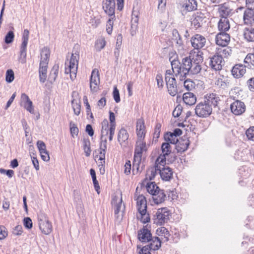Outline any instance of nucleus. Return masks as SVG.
Returning <instances> with one entry per match:
<instances>
[{
    "mask_svg": "<svg viewBox=\"0 0 254 254\" xmlns=\"http://www.w3.org/2000/svg\"><path fill=\"white\" fill-rule=\"evenodd\" d=\"M170 216V212L167 207L159 208L154 215V223L162 225L168 222Z\"/></svg>",
    "mask_w": 254,
    "mask_h": 254,
    "instance_id": "20e7f679",
    "label": "nucleus"
},
{
    "mask_svg": "<svg viewBox=\"0 0 254 254\" xmlns=\"http://www.w3.org/2000/svg\"><path fill=\"white\" fill-rule=\"evenodd\" d=\"M141 159L137 158H133V162L132 165V173L133 175L136 174L139 172H141L139 170V164L141 162Z\"/></svg>",
    "mask_w": 254,
    "mask_h": 254,
    "instance_id": "de8ad7c7",
    "label": "nucleus"
},
{
    "mask_svg": "<svg viewBox=\"0 0 254 254\" xmlns=\"http://www.w3.org/2000/svg\"><path fill=\"white\" fill-rule=\"evenodd\" d=\"M246 65L242 64H235L231 70L232 75L235 78H239L242 77L246 73Z\"/></svg>",
    "mask_w": 254,
    "mask_h": 254,
    "instance_id": "412c9836",
    "label": "nucleus"
},
{
    "mask_svg": "<svg viewBox=\"0 0 254 254\" xmlns=\"http://www.w3.org/2000/svg\"><path fill=\"white\" fill-rule=\"evenodd\" d=\"M100 78L98 70L94 69L91 73L90 76V87L91 91L96 92L97 91V86L99 84Z\"/></svg>",
    "mask_w": 254,
    "mask_h": 254,
    "instance_id": "a211bd4d",
    "label": "nucleus"
},
{
    "mask_svg": "<svg viewBox=\"0 0 254 254\" xmlns=\"http://www.w3.org/2000/svg\"><path fill=\"white\" fill-rule=\"evenodd\" d=\"M59 66L58 64H55L53 66L49 75V79L51 82L56 80L59 72Z\"/></svg>",
    "mask_w": 254,
    "mask_h": 254,
    "instance_id": "37998d69",
    "label": "nucleus"
},
{
    "mask_svg": "<svg viewBox=\"0 0 254 254\" xmlns=\"http://www.w3.org/2000/svg\"><path fill=\"white\" fill-rule=\"evenodd\" d=\"M148 242L149 244L145 246H148L147 248L150 251L158 250L161 246V241L157 237H152Z\"/></svg>",
    "mask_w": 254,
    "mask_h": 254,
    "instance_id": "b1692460",
    "label": "nucleus"
},
{
    "mask_svg": "<svg viewBox=\"0 0 254 254\" xmlns=\"http://www.w3.org/2000/svg\"><path fill=\"white\" fill-rule=\"evenodd\" d=\"M72 106L74 114L79 115L80 112V105L79 103L74 102V100L72 101Z\"/></svg>",
    "mask_w": 254,
    "mask_h": 254,
    "instance_id": "bf43d9fd",
    "label": "nucleus"
},
{
    "mask_svg": "<svg viewBox=\"0 0 254 254\" xmlns=\"http://www.w3.org/2000/svg\"><path fill=\"white\" fill-rule=\"evenodd\" d=\"M115 0H103V9L109 16L115 17Z\"/></svg>",
    "mask_w": 254,
    "mask_h": 254,
    "instance_id": "9b49d317",
    "label": "nucleus"
},
{
    "mask_svg": "<svg viewBox=\"0 0 254 254\" xmlns=\"http://www.w3.org/2000/svg\"><path fill=\"white\" fill-rule=\"evenodd\" d=\"M215 84L219 88L225 89L229 85V82L227 79L218 78L215 81Z\"/></svg>",
    "mask_w": 254,
    "mask_h": 254,
    "instance_id": "09e8293b",
    "label": "nucleus"
},
{
    "mask_svg": "<svg viewBox=\"0 0 254 254\" xmlns=\"http://www.w3.org/2000/svg\"><path fill=\"white\" fill-rule=\"evenodd\" d=\"M243 20L246 25L254 26V9H246L243 15Z\"/></svg>",
    "mask_w": 254,
    "mask_h": 254,
    "instance_id": "4be33fe9",
    "label": "nucleus"
},
{
    "mask_svg": "<svg viewBox=\"0 0 254 254\" xmlns=\"http://www.w3.org/2000/svg\"><path fill=\"white\" fill-rule=\"evenodd\" d=\"M83 149L86 157L90 155L91 150L90 148V141L88 138L83 140Z\"/></svg>",
    "mask_w": 254,
    "mask_h": 254,
    "instance_id": "79ce46f5",
    "label": "nucleus"
},
{
    "mask_svg": "<svg viewBox=\"0 0 254 254\" xmlns=\"http://www.w3.org/2000/svg\"><path fill=\"white\" fill-rule=\"evenodd\" d=\"M70 133L72 137H74V135H77L78 133V128L76 127V125L72 122H70L69 123Z\"/></svg>",
    "mask_w": 254,
    "mask_h": 254,
    "instance_id": "864d4df0",
    "label": "nucleus"
},
{
    "mask_svg": "<svg viewBox=\"0 0 254 254\" xmlns=\"http://www.w3.org/2000/svg\"><path fill=\"white\" fill-rule=\"evenodd\" d=\"M79 59V52L76 51L71 56L68 66L65 68V73L69 74L72 80H73L76 77Z\"/></svg>",
    "mask_w": 254,
    "mask_h": 254,
    "instance_id": "f03ea898",
    "label": "nucleus"
},
{
    "mask_svg": "<svg viewBox=\"0 0 254 254\" xmlns=\"http://www.w3.org/2000/svg\"><path fill=\"white\" fill-rule=\"evenodd\" d=\"M138 236L139 240L142 242H148L150 240L152 235L148 229L143 227L138 231Z\"/></svg>",
    "mask_w": 254,
    "mask_h": 254,
    "instance_id": "5701e85b",
    "label": "nucleus"
},
{
    "mask_svg": "<svg viewBox=\"0 0 254 254\" xmlns=\"http://www.w3.org/2000/svg\"><path fill=\"white\" fill-rule=\"evenodd\" d=\"M245 39L248 42H254V26L245 28L244 31Z\"/></svg>",
    "mask_w": 254,
    "mask_h": 254,
    "instance_id": "473e14b6",
    "label": "nucleus"
},
{
    "mask_svg": "<svg viewBox=\"0 0 254 254\" xmlns=\"http://www.w3.org/2000/svg\"><path fill=\"white\" fill-rule=\"evenodd\" d=\"M183 7L187 11H192L197 9V3L196 0H186Z\"/></svg>",
    "mask_w": 254,
    "mask_h": 254,
    "instance_id": "c756f323",
    "label": "nucleus"
},
{
    "mask_svg": "<svg viewBox=\"0 0 254 254\" xmlns=\"http://www.w3.org/2000/svg\"><path fill=\"white\" fill-rule=\"evenodd\" d=\"M219 97L214 93L207 94L204 102L198 103L195 108V113L199 117L206 118L212 113L213 108L217 106Z\"/></svg>",
    "mask_w": 254,
    "mask_h": 254,
    "instance_id": "f257e3e1",
    "label": "nucleus"
},
{
    "mask_svg": "<svg viewBox=\"0 0 254 254\" xmlns=\"http://www.w3.org/2000/svg\"><path fill=\"white\" fill-rule=\"evenodd\" d=\"M14 38V34L13 31H9L6 34L4 38V42L6 44H8L11 43Z\"/></svg>",
    "mask_w": 254,
    "mask_h": 254,
    "instance_id": "603ef678",
    "label": "nucleus"
},
{
    "mask_svg": "<svg viewBox=\"0 0 254 254\" xmlns=\"http://www.w3.org/2000/svg\"><path fill=\"white\" fill-rule=\"evenodd\" d=\"M146 210L144 213L141 211H138L141 216L140 219L143 223H147L150 221L149 214L146 213Z\"/></svg>",
    "mask_w": 254,
    "mask_h": 254,
    "instance_id": "4d7b16f0",
    "label": "nucleus"
},
{
    "mask_svg": "<svg viewBox=\"0 0 254 254\" xmlns=\"http://www.w3.org/2000/svg\"><path fill=\"white\" fill-rule=\"evenodd\" d=\"M184 87L189 91L192 90L194 88V83L190 79L184 80Z\"/></svg>",
    "mask_w": 254,
    "mask_h": 254,
    "instance_id": "5fc2aeb1",
    "label": "nucleus"
},
{
    "mask_svg": "<svg viewBox=\"0 0 254 254\" xmlns=\"http://www.w3.org/2000/svg\"><path fill=\"white\" fill-rule=\"evenodd\" d=\"M172 69L177 78H179L180 80V75L181 74V62L178 60H174L171 62Z\"/></svg>",
    "mask_w": 254,
    "mask_h": 254,
    "instance_id": "cd10ccee",
    "label": "nucleus"
},
{
    "mask_svg": "<svg viewBox=\"0 0 254 254\" xmlns=\"http://www.w3.org/2000/svg\"><path fill=\"white\" fill-rule=\"evenodd\" d=\"M209 65L212 69L216 71L221 70L224 64L223 58L219 55H215L209 58Z\"/></svg>",
    "mask_w": 254,
    "mask_h": 254,
    "instance_id": "6e6552de",
    "label": "nucleus"
},
{
    "mask_svg": "<svg viewBox=\"0 0 254 254\" xmlns=\"http://www.w3.org/2000/svg\"><path fill=\"white\" fill-rule=\"evenodd\" d=\"M38 222L39 228L43 234L49 235L52 232V224L45 214L40 213L38 214Z\"/></svg>",
    "mask_w": 254,
    "mask_h": 254,
    "instance_id": "7ed1b4c3",
    "label": "nucleus"
},
{
    "mask_svg": "<svg viewBox=\"0 0 254 254\" xmlns=\"http://www.w3.org/2000/svg\"><path fill=\"white\" fill-rule=\"evenodd\" d=\"M136 129L138 130H145V127L144 126V122L142 118H140L137 120L136 121Z\"/></svg>",
    "mask_w": 254,
    "mask_h": 254,
    "instance_id": "052dcab7",
    "label": "nucleus"
},
{
    "mask_svg": "<svg viewBox=\"0 0 254 254\" xmlns=\"http://www.w3.org/2000/svg\"><path fill=\"white\" fill-rule=\"evenodd\" d=\"M23 224L25 227L28 229H31L33 226L32 220L30 217H26L24 218Z\"/></svg>",
    "mask_w": 254,
    "mask_h": 254,
    "instance_id": "680f3d73",
    "label": "nucleus"
},
{
    "mask_svg": "<svg viewBox=\"0 0 254 254\" xmlns=\"http://www.w3.org/2000/svg\"><path fill=\"white\" fill-rule=\"evenodd\" d=\"M190 144L189 140L188 139L179 140L176 144V149L178 152H183L188 148Z\"/></svg>",
    "mask_w": 254,
    "mask_h": 254,
    "instance_id": "bb28decb",
    "label": "nucleus"
},
{
    "mask_svg": "<svg viewBox=\"0 0 254 254\" xmlns=\"http://www.w3.org/2000/svg\"><path fill=\"white\" fill-rule=\"evenodd\" d=\"M246 134L249 140L254 141V127L248 129L246 131Z\"/></svg>",
    "mask_w": 254,
    "mask_h": 254,
    "instance_id": "13d9d810",
    "label": "nucleus"
},
{
    "mask_svg": "<svg viewBox=\"0 0 254 254\" xmlns=\"http://www.w3.org/2000/svg\"><path fill=\"white\" fill-rule=\"evenodd\" d=\"M37 147L39 149V151L40 153H46V146L45 143L41 140H38L37 142Z\"/></svg>",
    "mask_w": 254,
    "mask_h": 254,
    "instance_id": "6e6d98bb",
    "label": "nucleus"
},
{
    "mask_svg": "<svg viewBox=\"0 0 254 254\" xmlns=\"http://www.w3.org/2000/svg\"><path fill=\"white\" fill-rule=\"evenodd\" d=\"M201 69V65L200 64H197L196 63H193L191 62L190 64V71H189V74H196L198 73Z\"/></svg>",
    "mask_w": 254,
    "mask_h": 254,
    "instance_id": "a18cd8bd",
    "label": "nucleus"
},
{
    "mask_svg": "<svg viewBox=\"0 0 254 254\" xmlns=\"http://www.w3.org/2000/svg\"><path fill=\"white\" fill-rule=\"evenodd\" d=\"M156 169L157 168L156 160L154 167H150V168L148 169L147 171L146 176H148L149 179L150 180H153L157 174V172H158V170H157ZM146 178H147V177H146Z\"/></svg>",
    "mask_w": 254,
    "mask_h": 254,
    "instance_id": "c03bdc74",
    "label": "nucleus"
},
{
    "mask_svg": "<svg viewBox=\"0 0 254 254\" xmlns=\"http://www.w3.org/2000/svg\"><path fill=\"white\" fill-rule=\"evenodd\" d=\"M124 173L127 175H129L131 170V162L129 160L127 161L124 165Z\"/></svg>",
    "mask_w": 254,
    "mask_h": 254,
    "instance_id": "69168bd1",
    "label": "nucleus"
},
{
    "mask_svg": "<svg viewBox=\"0 0 254 254\" xmlns=\"http://www.w3.org/2000/svg\"><path fill=\"white\" fill-rule=\"evenodd\" d=\"M7 232L3 226H0V240H3L7 236Z\"/></svg>",
    "mask_w": 254,
    "mask_h": 254,
    "instance_id": "0e129e2a",
    "label": "nucleus"
},
{
    "mask_svg": "<svg viewBox=\"0 0 254 254\" xmlns=\"http://www.w3.org/2000/svg\"><path fill=\"white\" fill-rule=\"evenodd\" d=\"M218 12L221 18H228L233 14V9L229 4L224 3L219 5Z\"/></svg>",
    "mask_w": 254,
    "mask_h": 254,
    "instance_id": "f3484780",
    "label": "nucleus"
},
{
    "mask_svg": "<svg viewBox=\"0 0 254 254\" xmlns=\"http://www.w3.org/2000/svg\"><path fill=\"white\" fill-rule=\"evenodd\" d=\"M146 190L152 196L160 189L155 182L148 183L146 186Z\"/></svg>",
    "mask_w": 254,
    "mask_h": 254,
    "instance_id": "ea45409f",
    "label": "nucleus"
},
{
    "mask_svg": "<svg viewBox=\"0 0 254 254\" xmlns=\"http://www.w3.org/2000/svg\"><path fill=\"white\" fill-rule=\"evenodd\" d=\"M102 129H101V140H103V137L106 136L108 134L109 127V122L107 119H104L101 123Z\"/></svg>",
    "mask_w": 254,
    "mask_h": 254,
    "instance_id": "58836bf2",
    "label": "nucleus"
},
{
    "mask_svg": "<svg viewBox=\"0 0 254 254\" xmlns=\"http://www.w3.org/2000/svg\"><path fill=\"white\" fill-rule=\"evenodd\" d=\"M183 110V107L181 105H178L176 106L173 112V116L174 117H178L181 114Z\"/></svg>",
    "mask_w": 254,
    "mask_h": 254,
    "instance_id": "e2e57ef3",
    "label": "nucleus"
},
{
    "mask_svg": "<svg viewBox=\"0 0 254 254\" xmlns=\"http://www.w3.org/2000/svg\"><path fill=\"white\" fill-rule=\"evenodd\" d=\"M164 139L166 142H169V144H176L178 141V138L171 132H168L165 134Z\"/></svg>",
    "mask_w": 254,
    "mask_h": 254,
    "instance_id": "4c0bfd02",
    "label": "nucleus"
},
{
    "mask_svg": "<svg viewBox=\"0 0 254 254\" xmlns=\"http://www.w3.org/2000/svg\"><path fill=\"white\" fill-rule=\"evenodd\" d=\"M189 57H190L191 61L193 63L201 64L203 62L202 53L200 51H198L196 54L194 53Z\"/></svg>",
    "mask_w": 254,
    "mask_h": 254,
    "instance_id": "e433bc0d",
    "label": "nucleus"
},
{
    "mask_svg": "<svg viewBox=\"0 0 254 254\" xmlns=\"http://www.w3.org/2000/svg\"><path fill=\"white\" fill-rule=\"evenodd\" d=\"M146 143L143 142V140L137 139L136 142L133 158H137V160L138 158L141 159L143 152L146 151Z\"/></svg>",
    "mask_w": 254,
    "mask_h": 254,
    "instance_id": "6ab92c4d",
    "label": "nucleus"
},
{
    "mask_svg": "<svg viewBox=\"0 0 254 254\" xmlns=\"http://www.w3.org/2000/svg\"><path fill=\"white\" fill-rule=\"evenodd\" d=\"M224 48L220 50L219 51V56H221L222 58H227L232 53V50L229 47H227V46L225 47H223Z\"/></svg>",
    "mask_w": 254,
    "mask_h": 254,
    "instance_id": "8fccbe9b",
    "label": "nucleus"
},
{
    "mask_svg": "<svg viewBox=\"0 0 254 254\" xmlns=\"http://www.w3.org/2000/svg\"><path fill=\"white\" fill-rule=\"evenodd\" d=\"M166 162L164 163L156 162L157 170H158L161 179L165 181H169L173 177L172 169L168 166H165Z\"/></svg>",
    "mask_w": 254,
    "mask_h": 254,
    "instance_id": "39448f33",
    "label": "nucleus"
},
{
    "mask_svg": "<svg viewBox=\"0 0 254 254\" xmlns=\"http://www.w3.org/2000/svg\"><path fill=\"white\" fill-rule=\"evenodd\" d=\"M247 83L249 90L251 91L254 92V77L249 79L247 81Z\"/></svg>",
    "mask_w": 254,
    "mask_h": 254,
    "instance_id": "774afa93",
    "label": "nucleus"
},
{
    "mask_svg": "<svg viewBox=\"0 0 254 254\" xmlns=\"http://www.w3.org/2000/svg\"><path fill=\"white\" fill-rule=\"evenodd\" d=\"M162 154H160L156 159L157 162L159 163H164L166 161L167 156L170 155L172 152L170 144L169 142H163L161 145Z\"/></svg>",
    "mask_w": 254,
    "mask_h": 254,
    "instance_id": "9d476101",
    "label": "nucleus"
},
{
    "mask_svg": "<svg viewBox=\"0 0 254 254\" xmlns=\"http://www.w3.org/2000/svg\"><path fill=\"white\" fill-rule=\"evenodd\" d=\"M50 55V51L47 49V48L44 47L41 52V58L40 64L48 65Z\"/></svg>",
    "mask_w": 254,
    "mask_h": 254,
    "instance_id": "2f4dec72",
    "label": "nucleus"
},
{
    "mask_svg": "<svg viewBox=\"0 0 254 254\" xmlns=\"http://www.w3.org/2000/svg\"><path fill=\"white\" fill-rule=\"evenodd\" d=\"M230 23L228 18H221L220 19L218 27L221 32H226L230 29Z\"/></svg>",
    "mask_w": 254,
    "mask_h": 254,
    "instance_id": "72a5a7b5",
    "label": "nucleus"
},
{
    "mask_svg": "<svg viewBox=\"0 0 254 254\" xmlns=\"http://www.w3.org/2000/svg\"><path fill=\"white\" fill-rule=\"evenodd\" d=\"M113 97H114V99L116 103H119L120 102L121 99H120L119 91L116 87H115L114 88Z\"/></svg>",
    "mask_w": 254,
    "mask_h": 254,
    "instance_id": "338daca9",
    "label": "nucleus"
},
{
    "mask_svg": "<svg viewBox=\"0 0 254 254\" xmlns=\"http://www.w3.org/2000/svg\"><path fill=\"white\" fill-rule=\"evenodd\" d=\"M122 197L115 196L112 200V204L115 207V215L117 218H118V214L120 211H124L125 209V205H122Z\"/></svg>",
    "mask_w": 254,
    "mask_h": 254,
    "instance_id": "aec40b11",
    "label": "nucleus"
},
{
    "mask_svg": "<svg viewBox=\"0 0 254 254\" xmlns=\"http://www.w3.org/2000/svg\"><path fill=\"white\" fill-rule=\"evenodd\" d=\"M48 65L40 64L39 69V79L42 83H44L47 78Z\"/></svg>",
    "mask_w": 254,
    "mask_h": 254,
    "instance_id": "f704fd0d",
    "label": "nucleus"
},
{
    "mask_svg": "<svg viewBox=\"0 0 254 254\" xmlns=\"http://www.w3.org/2000/svg\"><path fill=\"white\" fill-rule=\"evenodd\" d=\"M14 78V72L12 69H8L6 72L5 80L8 83L12 82Z\"/></svg>",
    "mask_w": 254,
    "mask_h": 254,
    "instance_id": "3c124183",
    "label": "nucleus"
},
{
    "mask_svg": "<svg viewBox=\"0 0 254 254\" xmlns=\"http://www.w3.org/2000/svg\"><path fill=\"white\" fill-rule=\"evenodd\" d=\"M128 134L124 128H122L118 134V141L121 144L128 139Z\"/></svg>",
    "mask_w": 254,
    "mask_h": 254,
    "instance_id": "c9c22d12",
    "label": "nucleus"
},
{
    "mask_svg": "<svg viewBox=\"0 0 254 254\" xmlns=\"http://www.w3.org/2000/svg\"><path fill=\"white\" fill-rule=\"evenodd\" d=\"M230 40V35L226 32H220L216 35V44L222 47L227 46Z\"/></svg>",
    "mask_w": 254,
    "mask_h": 254,
    "instance_id": "2eb2a0df",
    "label": "nucleus"
},
{
    "mask_svg": "<svg viewBox=\"0 0 254 254\" xmlns=\"http://www.w3.org/2000/svg\"><path fill=\"white\" fill-rule=\"evenodd\" d=\"M192 46L195 49L198 50L203 48L206 43L205 38L200 34H195L191 38Z\"/></svg>",
    "mask_w": 254,
    "mask_h": 254,
    "instance_id": "4468645a",
    "label": "nucleus"
},
{
    "mask_svg": "<svg viewBox=\"0 0 254 254\" xmlns=\"http://www.w3.org/2000/svg\"><path fill=\"white\" fill-rule=\"evenodd\" d=\"M136 200L138 211L144 213L147 209L145 197L143 195H139Z\"/></svg>",
    "mask_w": 254,
    "mask_h": 254,
    "instance_id": "a878e982",
    "label": "nucleus"
},
{
    "mask_svg": "<svg viewBox=\"0 0 254 254\" xmlns=\"http://www.w3.org/2000/svg\"><path fill=\"white\" fill-rule=\"evenodd\" d=\"M205 18L204 14L200 12L194 14L191 19V25L195 29L201 27L205 22Z\"/></svg>",
    "mask_w": 254,
    "mask_h": 254,
    "instance_id": "ddd939ff",
    "label": "nucleus"
},
{
    "mask_svg": "<svg viewBox=\"0 0 254 254\" xmlns=\"http://www.w3.org/2000/svg\"><path fill=\"white\" fill-rule=\"evenodd\" d=\"M244 63L248 64L249 68L254 69V54H248L244 59Z\"/></svg>",
    "mask_w": 254,
    "mask_h": 254,
    "instance_id": "a19ab883",
    "label": "nucleus"
},
{
    "mask_svg": "<svg viewBox=\"0 0 254 254\" xmlns=\"http://www.w3.org/2000/svg\"><path fill=\"white\" fill-rule=\"evenodd\" d=\"M191 63L190 57H187L183 58L181 63V74L180 80L184 81L186 78V75L189 74L190 71V64Z\"/></svg>",
    "mask_w": 254,
    "mask_h": 254,
    "instance_id": "0eeeda50",
    "label": "nucleus"
},
{
    "mask_svg": "<svg viewBox=\"0 0 254 254\" xmlns=\"http://www.w3.org/2000/svg\"><path fill=\"white\" fill-rule=\"evenodd\" d=\"M230 109L233 114L239 116L245 112L246 106L243 102L237 100L231 104Z\"/></svg>",
    "mask_w": 254,
    "mask_h": 254,
    "instance_id": "1a4fd4ad",
    "label": "nucleus"
},
{
    "mask_svg": "<svg viewBox=\"0 0 254 254\" xmlns=\"http://www.w3.org/2000/svg\"><path fill=\"white\" fill-rule=\"evenodd\" d=\"M168 91L170 95L175 96L178 93V89L176 79L173 76L165 77Z\"/></svg>",
    "mask_w": 254,
    "mask_h": 254,
    "instance_id": "f8f14e48",
    "label": "nucleus"
},
{
    "mask_svg": "<svg viewBox=\"0 0 254 254\" xmlns=\"http://www.w3.org/2000/svg\"><path fill=\"white\" fill-rule=\"evenodd\" d=\"M29 31L25 29L22 34V42L20 47L19 61L22 64L26 62V48L29 40Z\"/></svg>",
    "mask_w": 254,
    "mask_h": 254,
    "instance_id": "423d86ee",
    "label": "nucleus"
},
{
    "mask_svg": "<svg viewBox=\"0 0 254 254\" xmlns=\"http://www.w3.org/2000/svg\"><path fill=\"white\" fill-rule=\"evenodd\" d=\"M107 149V139L105 138L104 140H101L100 142V151L99 160L101 162L105 163V153Z\"/></svg>",
    "mask_w": 254,
    "mask_h": 254,
    "instance_id": "7c9ffc66",
    "label": "nucleus"
},
{
    "mask_svg": "<svg viewBox=\"0 0 254 254\" xmlns=\"http://www.w3.org/2000/svg\"><path fill=\"white\" fill-rule=\"evenodd\" d=\"M21 105L31 114H35L33 103L25 93H22L21 95Z\"/></svg>",
    "mask_w": 254,
    "mask_h": 254,
    "instance_id": "dca6fc26",
    "label": "nucleus"
},
{
    "mask_svg": "<svg viewBox=\"0 0 254 254\" xmlns=\"http://www.w3.org/2000/svg\"><path fill=\"white\" fill-rule=\"evenodd\" d=\"M183 101L189 105L194 104L196 101V97L195 95L191 92H187L183 95Z\"/></svg>",
    "mask_w": 254,
    "mask_h": 254,
    "instance_id": "c85d7f7f",
    "label": "nucleus"
},
{
    "mask_svg": "<svg viewBox=\"0 0 254 254\" xmlns=\"http://www.w3.org/2000/svg\"><path fill=\"white\" fill-rule=\"evenodd\" d=\"M152 196V199L155 204H158L163 202L166 197V195L163 190L159 189Z\"/></svg>",
    "mask_w": 254,
    "mask_h": 254,
    "instance_id": "393cba45",
    "label": "nucleus"
},
{
    "mask_svg": "<svg viewBox=\"0 0 254 254\" xmlns=\"http://www.w3.org/2000/svg\"><path fill=\"white\" fill-rule=\"evenodd\" d=\"M106 44V42L104 38L97 40L95 44V49L96 51L100 52L105 47Z\"/></svg>",
    "mask_w": 254,
    "mask_h": 254,
    "instance_id": "49530a36",
    "label": "nucleus"
}]
</instances>
